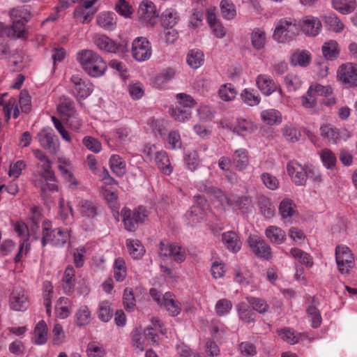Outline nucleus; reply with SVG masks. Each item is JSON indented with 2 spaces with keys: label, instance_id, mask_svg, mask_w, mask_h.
Wrapping results in <instances>:
<instances>
[{
  "label": "nucleus",
  "instance_id": "obj_23",
  "mask_svg": "<svg viewBox=\"0 0 357 357\" xmlns=\"http://www.w3.org/2000/svg\"><path fill=\"white\" fill-rule=\"evenodd\" d=\"M54 137V130L50 127L43 128L37 135L40 146L49 151H54L57 148Z\"/></svg>",
  "mask_w": 357,
  "mask_h": 357
},
{
  "label": "nucleus",
  "instance_id": "obj_59",
  "mask_svg": "<svg viewBox=\"0 0 357 357\" xmlns=\"http://www.w3.org/2000/svg\"><path fill=\"white\" fill-rule=\"evenodd\" d=\"M320 158L323 165L330 170L335 169L337 159L335 155L329 149H325L320 153Z\"/></svg>",
  "mask_w": 357,
  "mask_h": 357
},
{
  "label": "nucleus",
  "instance_id": "obj_20",
  "mask_svg": "<svg viewBox=\"0 0 357 357\" xmlns=\"http://www.w3.org/2000/svg\"><path fill=\"white\" fill-rule=\"evenodd\" d=\"M138 14L142 21L154 26L158 17L155 4L149 0H144L139 6Z\"/></svg>",
  "mask_w": 357,
  "mask_h": 357
},
{
  "label": "nucleus",
  "instance_id": "obj_34",
  "mask_svg": "<svg viewBox=\"0 0 357 357\" xmlns=\"http://www.w3.org/2000/svg\"><path fill=\"white\" fill-rule=\"evenodd\" d=\"M222 241L225 246L234 253L238 252L241 249V241L234 231L224 232L222 234Z\"/></svg>",
  "mask_w": 357,
  "mask_h": 357
},
{
  "label": "nucleus",
  "instance_id": "obj_62",
  "mask_svg": "<svg viewBox=\"0 0 357 357\" xmlns=\"http://www.w3.org/2000/svg\"><path fill=\"white\" fill-rule=\"evenodd\" d=\"M325 23L331 30L336 33L342 32L344 28V24L335 13H330L324 17Z\"/></svg>",
  "mask_w": 357,
  "mask_h": 357
},
{
  "label": "nucleus",
  "instance_id": "obj_52",
  "mask_svg": "<svg viewBox=\"0 0 357 357\" xmlns=\"http://www.w3.org/2000/svg\"><path fill=\"white\" fill-rule=\"evenodd\" d=\"M126 245L130 256L133 259H140L145 252L144 246L138 240L127 239Z\"/></svg>",
  "mask_w": 357,
  "mask_h": 357
},
{
  "label": "nucleus",
  "instance_id": "obj_12",
  "mask_svg": "<svg viewBox=\"0 0 357 357\" xmlns=\"http://www.w3.org/2000/svg\"><path fill=\"white\" fill-rule=\"evenodd\" d=\"M287 172L296 185L304 186L307 183V165H302L295 160H290L287 164Z\"/></svg>",
  "mask_w": 357,
  "mask_h": 357
},
{
  "label": "nucleus",
  "instance_id": "obj_54",
  "mask_svg": "<svg viewBox=\"0 0 357 357\" xmlns=\"http://www.w3.org/2000/svg\"><path fill=\"white\" fill-rule=\"evenodd\" d=\"M43 292L44 305L46 308L47 314L50 316L52 313V298L53 294V286L49 281H45L43 283Z\"/></svg>",
  "mask_w": 357,
  "mask_h": 357
},
{
  "label": "nucleus",
  "instance_id": "obj_53",
  "mask_svg": "<svg viewBox=\"0 0 357 357\" xmlns=\"http://www.w3.org/2000/svg\"><path fill=\"white\" fill-rule=\"evenodd\" d=\"M237 91L231 83L222 84L218 90V96L223 101H231L235 99Z\"/></svg>",
  "mask_w": 357,
  "mask_h": 357
},
{
  "label": "nucleus",
  "instance_id": "obj_24",
  "mask_svg": "<svg viewBox=\"0 0 357 357\" xmlns=\"http://www.w3.org/2000/svg\"><path fill=\"white\" fill-rule=\"evenodd\" d=\"M96 22L102 29L106 31H113L116 27L117 18L114 13L103 11L97 15Z\"/></svg>",
  "mask_w": 357,
  "mask_h": 357
},
{
  "label": "nucleus",
  "instance_id": "obj_16",
  "mask_svg": "<svg viewBox=\"0 0 357 357\" xmlns=\"http://www.w3.org/2000/svg\"><path fill=\"white\" fill-rule=\"evenodd\" d=\"M253 252L259 257L270 260L272 258L271 247L257 235H250L248 240Z\"/></svg>",
  "mask_w": 357,
  "mask_h": 357
},
{
  "label": "nucleus",
  "instance_id": "obj_36",
  "mask_svg": "<svg viewBox=\"0 0 357 357\" xmlns=\"http://www.w3.org/2000/svg\"><path fill=\"white\" fill-rule=\"evenodd\" d=\"M232 161L238 170H244L249 164L248 151L242 148L236 149L232 155Z\"/></svg>",
  "mask_w": 357,
  "mask_h": 357
},
{
  "label": "nucleus",
  "instance_id": "obj_30",
  "mask_svg": "<svg viewBox=\"0 0 357 357\" xmlns=\"http://www.w3.org/2000/svg\"><path fill=\"white\" fill-rule=\"evenodd\" d=\"M320 135L327 144H336L340 138L339 130L331 124H325L320 127Z\"/></svg>",
  "mask_w": 357,
  "mask_h": 357
},
{
  "label": "nucleus",
  "instance_id": "obj_51",
  "mask_svg": "<svg viewBox=\"0 0 357 357\" xmlns=\"http://www.w3.org/2000/svg\"><path fill=\"white\" fill-rule=\"evenodd\" d=\"M3 111L6 121L10 120L12 115L14 119H17L20 115L17 99L15 98H10L3 105Z\"/></svg>",
  "mask_w": 357,
  "mask_h": 357
},
{
  "label": "nucleus",
  "instance_id": "obj_29",
  "mask_svg": "<svg viewBox=\"0 0 357 357\" xmlns=\"http://www.w3.org/2000/svg\"><path fill=\"white\" fill-rule=\"evenodd\" d=\"M321 52L326 60L334 61L340 56V47L335 40H329L322 45Z\"/></svg>",
  "mask_w": 357,
  "mask_h": 357
},
{
  "label": "nucleus",
  "instance_id": "obj_17",
  "mask_svg": "<svg viewBox=\"0 0 357 357\" xmlns=\"http://www.w3.org/2000/svg\"><path fill=\"white\" fill-rule=\"evenodd\" d=\"M256 86L260 92L266 96H269L276 91H278L280 96L283 94L281 88L275 82L270 75L266 74H260L257 76Z\"/></svg>",
  "mask_w": 357,
  "mask_h": 357
},
{
  "label": "nucleus",
  "instance_id": "obj_49",
  "mask_svg": "<svg viewBox=\"0 0 357 357\" xmlns=\"http://www.w3.org/2000/svg\"><path fill=\"white\" fill-rule=\"evenodd\" d=\"M245 299L254 312L265 314L269 309V305L264 298L249 296H246Z\"/></svg>",
  "mask_w": 357,
  "mask_h": 357
},
{
  "label": "nucleus",
  "instance_id": "obj_2",
  "mask_svg": "<svg viewBox=\"0 0 357 357\" xmlns=\"http://www.w3.org/2000/svg\"><path fill=\"white\" fill-rule=\"evenodd\" d=\"M77 60L86 73L92 77H100L107 70L106 61L93 50H84L79 52L77 54Z\"/></svg>",
  "mask_w": 357,
  "mask_h": 357
},
{
  "label": "nucleus",
  "instance_id": "obj_45",
  "mask_svg": "<svg viewBox=\"0 0 357 357\" xmlns=\"http://www.w3.org/2000/svg\"><path fill=\"white\" fill-rule=\"evenodd\" d=\"M47 340V327L44 321H39L35 327L33 342L38 345L44 344Z\"/></svg>",
  "mask_w": 357,
  "mask_h": 357
},
{
  "label": "nucleus",
  "instance_id": "obj_58",
  "mask_svg": "<svg viewBox=\"0 0 357 357\" xmlns=\"http://www.w3.org/2000/svg\"><path fill=\"white\" fill-rule=\"evenodd\" d=\"M232 307L233 305L231 301L221 298L216 302L214 310L218 317H225L231 312Z\"/></svg>",
  "mask_w": 357,
  "mask_h": 357
},
{
  "label": "nucleus",
  "instance_id": "obj_7",
  "mask_svg": "<svg viewBox=\"0 0 357 357\" xmlns=\"http://www.w3.org/2000/svg\"><path fill=\"white\" fill-rule=\"evenodd\" d=\"M93 42L99 50L105 53L123 54L128 50L126 42L116 43L104 34H95Z\"/></svg>",
  "mask_w": 357,
  "mask_h": 357
},
{
  "label": "nucleus",
  "instance_id": "obj_32",
  "mask_svg": "<svg viewBox=\"0 0 357 357\" xmlns=\"http://www.w3.org/2000/svg\"><path fill=\"white\" fill-rule=\"evenodd\" d=\"M310 92L313 93L316 96H324L328 98L327 101H324V103L327 105H331L335 103V98L331 96L333 90L329 85L323 86L319 84H313L310 87Z\"/></svg>",
  "mask_w": 357,
  "mask_h": 357
},
{
  "label": "nucleus",
  "instance_id": "obj_19",
  "mask_svg": "<svg viewBox=\"0 0 357 357\" xmlns=\"http://www.w3.org/2000/svg\"><path fill=\"white\" fill-rule=\"evenodd\" d=\"M10 307L15 311H24L29 306L28 296L21 287H15L9 297Z\"/></svg>",
  "mask_w": 357,
  "mask_h": 357
},
{
  "label": "nucleus",
  "instance_id": "obj_47",
  "mask_svg": "<svg viewBox=\"0 0 357 357\" xmlns=\"http://www.w3.org/2000/svg\"><path fill=\"white\" fill-rule=\"evenodd\" d=\"M186 61L191 68L197 69L204 64V55L199 50H191L187 54Z\"/></svg>",
  "mask_w": 357,
  "mask_h": 357
},
{
  "label": "nucleus",
  "instance_id": "obj_9",
  "mask_svg": "<svg viewBox=\"0 0 357 357\" xmlns=\"http://www.w3.org/2000/svg\"><path fill=\"white\" fill-rule=\"evenodd\" d=\"M121 215L125 229L128 231H134L137 228L138 224L144 222L148 217V213L143 207H139L134 212L125 207L121 210Z\"/></svg>",
  "mask_w": 357,
  "mask_h": 357
},
{
  "label": "nucleus",
  "instance_id": "obj_14",
  "mask_svg": "<svg viewBox=\"0 0 357 357\" xmlns=\"http://www.w3.org/2000/svg\"><path fill=\"white\" fill-rule=\"evenodd\" d=\"M337 77L349 86H357V65L349 62L340 65L337 70Z\"/></svg>",
  "mask_w": 357,
  "mask_h": 357
},
{
  "label": "nucleus",
  "instance_id": "obj_22",
  "mask_svg": "<svg viewBox=\"0 0 357 357\" xmlns=\"http://www.w3.org/2000/svg\"><path fill=\"white\" fill-rule=\"evenodd\" d=\"M77 210L82 218L89 220V225L84 227L85 230L91 229L93 225L92 219L97 215V208L94 203L80 199L77 204Z\"/></svg>",
  "mask_w": 357,
  "mask_h": 357
},
{
  "label": "nucleus",
  "instance_id": "obj_5",
  "mask_svg": "<svg viewBox=\"0 0 357 357\" xmlns=\"http://www.w3.org/2000/svg\"><path fill=\"white\" fill-rule=\"evenodd\" d=\"M197 188L200 191L213 193L222 206L227 205L235 210H236L237 208L238 209H247L251 204L250 199L245 196L238 197L236 201L233 202L231 199L228 198L222 190L218 188H213L211 185H207L204 182L198 183Z\"/></svg>",
  "mask_w": 357,
  "mask_h": 357
},
{
  "label": "nucleus",
  "instance_id": "obj_44",
  "mask_svg": "<svg viewBox=\"0 0 357 357\" xmlns=\"http://www.w3.org/2000/svg\"><path fill=\"white\" fill-rule=\"evenodd\" d=\"M333 8L343 15L351 13L356 7V0H332Z\"/></svg>",
  "mask_w": 357,
  "mask_h": 357
},
{
  "label": "nucleus",
  "instance_id": "obj_63",
  "mask_svg": "<svg viewBox=\"0 0 357 357\" xmlns=\"http://www.w3.org/2000/svg\"><path fill=\"white\" fill-rule=\"evenodd\" d=\"M96 12V10L85 9L84 8L77 6L73 13V16L84 24L90 22Z\"/></svg>",
  "mask_w": 357,
  "mask_h": 357
},
{
  "label": "nucleus",
  "instance_id": "obj_10",
  "mask_svg": "<svg viewBox=\"0 0 357 357\" xmlns=\"http://www.w3.org/2000/svg\"><path fill=\"white\" fill-rule=\"evenodd\" d=\"M159 255L161 258H170L176 263H182L186 259L185 250L176 243L161 241L159 245Z\"/></svg>",
  "mask_w": 357,
  "mask_h": 357
},
{
  "label": "nucleus",
  "instance_id": "obj_60",
  "mask_svg": "<svg viewBox=\"0 0 357 357\" xmlns=\"http://www.w3.org/2000/svg\"><path fill=\"white\" fill-rule=\"evenodd\" d=\"M13 20H22L26 22L31 18V13L27 6H21L12 9L10 12Z\"/></svg>",
  "mask_w": 357,
  "mask_h": 357
},
{
  "label": "nucleus",
  "instance_id": "obj_1",
  "mask_svg": "<svg viewBox=\"0 0 357 357\" xmlns=\"http://www.w3.org/2000/svg\"><path fill=\"white\" fill-rule=\"evenodd\" d=\"M33 155L43 164L40 169L33 174L31 181L36 187L40 188L42 191H57L58 185L56 183V177L52 170V163L45 153L39 149L33 151Z\"/></svg>",
  "mask_w": 357,
  "mask_h": 357
},
{
  "label": "nucleus",
  "instance_id": "obj_57",
  "mask_svg": "<svg viewBox=\"0 0 357 357\" xmlns=\"http://www.w3.org/2000/svg\"><path fill=\"white\" fill-rule=\"evenodd\" d=\"M113 310L107 301H100L98 307V317L103 322H108L112 317Z\"/></svg>",
  "mask_w": 357,
  "mask_h": 357
},
{
  "label": "nucleus",
  "instance_id": "obj_27",
  "mask_svg": "<svg viewBox=\"0 0 357 357\" xmlns=\"http://www.w3.org/2000/svg\"><path fill=\"white\" fill-rule=\"evenodd\" d=\"M261 121L266 126H278L282 122V113L275 109H264L260 113Z\"/></svg>",
  "mask_w": 357,
  "mask_h": 357
},
{
  "label": "nucleus",
  "instance_id": "obj_35",
  "mask_svg": "<svg viewBox=\"0 0 357 357\" xmlns=\"http://www.w3.org/2000/svg\"><path fill=\"white\" fill-rule=\"evenodd\" d=\"M155 162L158 168L165 175H170L173 172L167 153L165 151H158L155 153Z\"/></svg>",
  "mask_w": 357,
  "mask_h": 357
},
{
  "label": "nucleus",
  "instance_id": "obj_4",
  "mask_svg": "<svg viewBox=\"0 0 357 357\" xmlns=\"http://www.w3.org/2000/svg\"><path fill=\"white\" fill-rule=\"evenodd\" d=\"M300 26L297 21L291 17H284L275 24L273 38L278 43H286L299 33Z\"/></svg>",
  "mask_w": 357,
  "mask_h": 357
},
{
  "label": "nucleus",
  "instance_id": "obj_41",
  "mask_svg": "<svg viewBox=\"0 0 357 357\" xmlns=\"http://www.w3.org/2000/svg\"><path fill=\"white\" fill-rule=\"evenodd\" d=\"M109 167L117 176H123L126 172V165L123 159L119 155L113 154L110 156Z\"/></svg>",
  "mask_w": 357,
  "mask_h": 357
},
{
  "label": "nucleus",
  "instance_id": "obj_33",
  "mask_svg": "<svg viewBox=\"0 0 357 357\" xmlns=\"http://www.w3.org/2000/svg\"><path fill=\"white\" fill-rule=\"evenodd\" d=\"M236 310L239 320L245 323H254L256 320V314L252 309L244 302H240L236 305Z\"/></svg>",
  "mask_w": 357,
  "mask_h": 357
},
{
  "label": "nucleus",
  "instance_id": "obj_13",
  "mask_svg": "<svg viewBox=\"0 0 357 357\" xmlns=\"http://www.w3.org/2000/svg\"><path fill=\"white\" fill-rule=\"evenodd\" d=\"M70 84L71 93L77 98H86L93 91V86L90 81L76 75L71 77Z\"/></svg>",
  "mask_w": 357,
  "mask_h": 357
},
{
  "label": "nucleus",
  "instance_id": "obj_48",
  "mask_svg": "<svg viewBox=\"0 0 357 357\" xmlns=\"http://www.w3.org/2000/svg\"><path fill=\"white\" fill-rule=\"evenodd\" d=\"M241 98L243 103L248 106L258 105L261 102L259 94L252 89H245L241 93Z\"/></svg>",
  "mask_w": 357,
  "mask_h": 357
},
{
  "label": "nucleus",
  "instance_id": "obj_37",
  "mask_svg": "<svg viewBox=\"0 0 357 357\" xmlns=\"http://www.w3.org/2000/svg\"><path fill=\"white\" fill-rule=\"evenodd\" d=\"M279 213L283 219H291L297 215L296 206L289 199H284L279 205Z\"/></svg>",
  "mask_w": 357,
  "mask_h": 357
},
{
  "label": "nucleus",
  "instance_id": "obj_25",
  "mask_svg": "<svg viewBox=\"0 0 357 357\" xmlns=\"http://www.w3.org/2000/svg\"><path fill=\"white\" fill-rule=\"evenodd\" d=\"M172 317L178 316L181 312V303L175 299L174 294L169 291L162 296V305Z\"/></svg>",
  "mask_w": 357,
  "mask_h": 357
},
{
  "label": "nucleus",
  "instance_id": "obj_26",
  "mask_svg": "<svg viewBox=\"0 0 357 357\" xmlns=\"http://www.w3.org/2000/svg\"><path fill=\"white\" fill-rule=\"evenodd\" d=\"M73 301L66 297H60L55 303L54 310L56 316L61 319L68 318L73 310Z\"/></svg>",
  "mask_w": 357,
  "mask_h": 357
},
{
  "label": "nucleus",
  "instance_id": "obj_46",
  "mask_svg": "<svg viewBox=\"0 0 357 357\" xmlns=\"http://www.w3.org/2000/svg\"><path fill=\"white\" fill-rule=\"evenodd\" d=\"M251 43L254 49L260 50L265 46L266 36L264 29L255 28L250 35Z\"/></svg>",
  "mask_w": 357,
  "mask_h": 357
},
{
  "label": "nucleus",
  "instance_id": "obj_11",
  "mask_svg": "<svg viewBox=\"0 0 357 357\" xmlns=\"http://www.w3.org/2000/svg\"><path fill=\"white\" fill-rule=\"evenodd\" d=\"M131 54L138 62L149 60L152 55V47L150 42L144 37H137L132 43Z\"/></svg>",
  "mask_w": 357,
  "mask_h": 357
},
{
  "label": "nucleus",
  "instance_id": "obj_3",
  "mask_svg": "<svg viewBox=\"0 0 357 357\" xmlns=\"http://www.w3.org/2000/svg\"><path fill=\"white\" fill-rule=\"evenodd\" d=\"M41 245L45 247L47 243L54 246L61 247L65 245L70 239V230L68 228H56L52 229V225L50 220H45L42 224Z\"/></svg>",
  "mask_w": 357,
  "mask_h": 357
},
{
  "label": "nucleus",
  "instance_id": "obj_18",
  "mask_svg": "<svg viewBox=\"0 0 357 357\" xmlns=\"http://www.w3.org/2000/svg\"><path fill=\"white\" fill-rule=\"evenodd\" d=\"M300 31L307 36H317L322 29L321 20L314 16L307 15L302 18L300 23Z\"/></svg>",
  "mask_w": 357,
  "mask_h": 357
},
{
  "label": "nucleus",
  "instance_id": "obj_38",
  "mask_svg": "<svg viewBox=\"0 0 357 357\" xmlns=\"http://www.w3.org/2000/svg\"><path fill=\"white\" fill-rule=\"evenodd\" d=\"M160 19L165 28H173L178 22L180 17L174 8H169L162 13Z\"/></svg>",
  "mask_w": 357,
  "mask_h": 357
},
{
  "label": "nucleus",
  "instance_id": "obj_28",
  "mask_svg": "<svg viewBox=\"0 0 357 357\" xmlns=\"http://www.w3.org/2000/svg\"><path fill=\"white\" fill-rule=\"evenodd\" d=\"M215 9L210 8L207 10L206 12V19L207 22L212 29L213 33L217 38H222L225 34L226 31L225 30L224 26L222 25L220 22L217 19V16L215 15Z\"/></svg>",
  "mask_w": 357,
  "mask_h": 357
},
{
  "label": "nucleus",
  "instance_id": "obj_50",
  "mask_svg": "<svg viewBox=\"0 0 357 357\" xmlns=\"http://www.w3.org/2000/svg\"><path fill=\"white\" fill-rule=\"evenodd\" d=\"M310 53L306 50L297 51L291 56V63L294 66L305 67L310 63Z\"/></svg>",
  "mask_w": 357,
  "mask_h": 357
},
{
  "label": "nucleus",
  "instance_id": "obj_15",
  "mask_svg": "<svg viewBox=\"0 0 357 357\" xmlns=\"http://www.w3.org/2000/svg\"><path fill=\"white\" fill-rule=\"evenodd\" d=\"M14 230L23 240V242L20 244L19 251L15 258V261L18 262L21 261L23 255H26L29 250L28 243L29 230L27 225L22 221H17L14 224Z\"/></svg>",
  "mask_w": 357,
  "mask_h": 357
},
{
  "label": "nucleus",
  "instance_id": "obj_39",
  "mask_svg": "<svg viewBox=\"0 0 357 357\" xmlns=\"http://www.w3.org/2000/svg\"><path fill=\"white\" fill-rule=\"evenodd\" d=\"M62 286L66 294L70 295L75 288V270L72 266H68L64 272L62 279Z\"/></svg>",
  "mask_w": 357,
  "mask_h": 357
},
{
  "label": "nucleus",
  "instance_id": "obj_43",
  "mask_svg": "<svg viewBox=\"0 0 357 357\" xmlns=\"http://www.w3.org/2000/svg\"><path fill=\"white\" fill-rule=\"evenodd\" d=\"M175 76V70L168 68L158 74L153 79L154 86L160 89H164L168 82Z\"/></svg>",
  "mask_w": 357,
  "mask_h": 357
},
{
  "label": "nucleus",
  "instance_id": "obj_55",
  "mask_svg": "<svg viewBox=\"0 0 357 357\" xmlns=\"http://www.w3.org/2000/svg\"><path fill=\"white\" fill-rule=\"evenodd\" d=\"M131 340L132 347L139 351H143L145 347L148 345L146 335H144L139 329L132 331Z\"/></svg>",
  "mask_w": 357,
  "mask_h": 357
},
{
  "label": "nucleus",
  "instance_id": "obj_61",
  "mask_svg": "<svg viewBox=\"0 0 357 357\" xmlns=\"http://www.w3.org/2000/svg\"><path fill=\"white\" fill-rule=\"evenodd\" d=\"M114 277L117 282H122L126 277V263L123 258L118 257L114 264Z\"/></svg>",
  "mask_w": 357,
  "mask_h": 357
},
{
  "label": "nucleus",
  "instance_id": "obj_6",
  "mask_svg": "<svg viewBox=\"0 0 357 357\" xmlns=\"http://www.w3.org/2000/svg\"><path fill=\"white\" fill-rule=\"evenodd\" d=\"M195 204L185 214V221L192 227L196 226L209 209L206 199L201 195L194 197Z\"/></svg>",
  "mask_w": 357,
  "mask_h": 357
},
{
  "label": "nucleus",
  "instance_id": "obj_40",
  "mask_svg": "<svg viewBox=\"0 0 357 357\" xmlns=\"http://www.w3.org/2000/svg\"><path fill=\"white\" fill-rule=\"evenodd\" d=\"M265 234L271 243L275 244H282L286 239L285 231L276 226H269L267 227L265 231Z\"/></svg>",
  "mask_w": 357,
  "mask_h": 357
},
{
  "label": "nucleus",
  "instance_id": "obj_21",
  "mask_svg": "<svg viewBox=\"0 0 357 357\" xmlns=\"http://www.w3.org/2000/svg\"><path fill=\"white\" fill-rule=\"evenodd\" d=\"M58 163V169L65 181L68 183V188L73 190L77 189L79 182L71 172L72 165L70 161L66 158H59Z\"/></svg>",
  "mask_w": 357,
  "mask_h": 357
},
{
  "label": "nucleus",
  "instance_id": "obj_56",
  "mask_svg": "<svg viewBox=\"0 0 357 357\" xmlns=\"http://www.w3.org/2000/svg\"><path fill=\"white\" fill-rule=\"evenodd\" d=\"M130 130L127 128H119L115 130L112 140L118 146H122L130 141Z\"/></svg>",
  "mask_w": 357,
  "mask_h": 357
},
{
  "label": "nucleus",
  "instance_id": "obj_64",
  "mask_svg": "<svg viewBox=\"0 0 357 357\" xmlns=\"http://www.w3.org/2000/svg\"><path fill=\"white\" fill-rule=\"evenodd\" d=\"M86 354L88 357H103L105 350L100 343L90 342L87 345Z\"/></svg>",
  "mask_w": 357,
  "mask_h": 357
},
{
  "label": "nucleus",
  "instance_id": "obj_8",
  "mask_svg": "<svg viewBox=\"0 0 357 357\" xmlns=\"http://www.w3.org/2000/svg\"><path fill=\"white\" fill-rule=\"evenodd\" d=\"M335 260L338 271L342 275L348 274L355 265L354 256L346 245H337L335 248Z\"/></svg>",
  "mask_w": 357,
  "mask_h": 357
},
{
  "label": "nucleus",
  "instance_id": "obj_42",
  "mask_svg": "<svg viewBox=\"0 0 357 357\" xmlns=\"http://www.w3.org/2000/svg\"><path fill=\"white\" fill-rule=\"evenodd\" d=\"M91 312L87 305H81L75 315V321L77 326L83 327L91 322Z\"/></svg>",
  "mask_w": 357,
  "mask_h": 357
},
{
  "label": "nucleus",
  "instance_id": "obj_31",
  "mask_svg": "<svg viewBox=\"0 0 357 357\" xmlns=\"http://www.w3.org/2000/svg\"><path fill=\"white\" fill-rule=\"evenodd\" d=\"M234 132H236L239 135H243L244 133H252L255 131L257 128V125L251 120L238 118L235 126L228 127Z\"/></svg>",
  "mask_w": 357,
  "mask_h": 357
}]
</instances>
